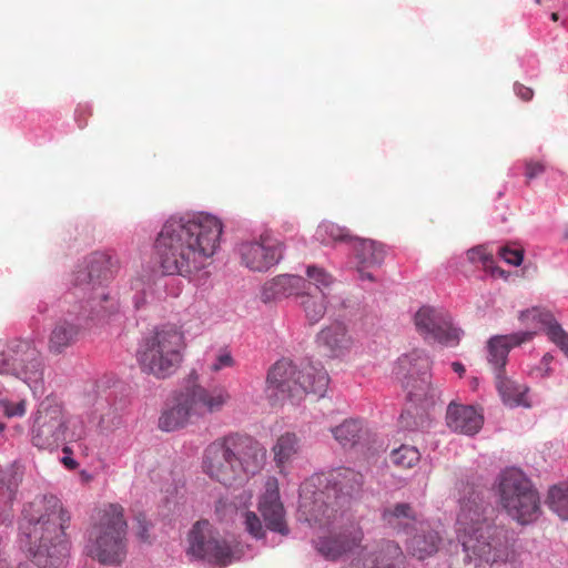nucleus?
Listing matches in <instances>:
<instances>
[{
  "instance_id": "44",
  "label": "nucleus",
  "mask_w": 568,
  "mask_h": 568,
  "mask_svg": "<svg viewBox=\"0 0 568 568\" xmlns=\"http://www.w3.org/2000/svg\"><path fill=\"white\" fill-rule=\"evenodd\" d=\"M547 335L550 341L555 343L566 356H568V333L565 332V329L559 323L556 322V320L551 326H549Z\"/></svg>"
},
{
  "instance_id": "50",
  "label": "nucleus",
  "mask_w": 568,
  "mask_h": 568,
  "mask_svg": "<svg viewBox=\"0 0 568 568\" xmlns=\"http://www.w3.org/2000/svg\"><path fill=\"white\" fill-rule=\"evenodd\" d=\"M515 94L519 97L523 101L528 102L534 97V91L530 87H527L521 83H515Z\"/></svg>"
},
{
  "instance_id": "25",
  "label": "nucleus",
  "mask_w": 568,
  "mask_h": 568,
  "mask_svg": "<svg viewBox=\"0 0 568 568\" xmlns=\"http://www.w3.org/2000/svg\"><path fill=\"white\" fill-rule=\"evenodd\" d=\"M310 287L306 277L297 275H280L264 283L262 301L272 302L285 297H295L297 301L302 288Z\"/></svg>"
},
{
  "instance_id": "20",
  "label": "nucleus",
  "mask_w": 568,
  "mask_h": 568,
  "mask_svg": "<svg viewBox=\"0 0 568 568\" xmlns=\"http://www.w3.org/2000/svg\"><path fill=\"white\" fill-rule=\"evenodd\" d=\"M163 275L178 274V220L170 217L154 243Z\"/></svg>"
},
{
  "instance_id": "19",
  "label": "nucleus",
  "mask_w": 568,
  "mask_h": 568,
  "mask_svg": "<svg viewBox=\"0 0 568 568\" xmlns=\"http://www.w3.org/2000/svg\"><path fill=\"white\" fill-rule=\"evenodd\" d=\"M298 367L291 359H278L271 366L266 378V392L268 397L283 399L285 397L297 398V389L294 387Z\"/></svg>"
},
{
  "instance_id": "8",
  "label": "nucleus",
  "mask_w": 568,
  "mask_h": 568,
  "mask_svg": "<svg viewBox=\"0 0 568 568\" xmlns=\"http://www.w3.org/2000/svg\"><path fill=\"white\" fill-rule=\"evenodd\" d=\"M143 372L166 378L175 372L178 361V326L164 324L144 334L136 349Z\"/></svg>"
},
{
  "instance_id": "26",
  "label": "nucleus",
  "mask_w": 568,
  "mask_h": 568,
  "mask_svg": "<svg viewBox=\"0 0 568 568\" xmlns=\"http://www.w3.org/2000/svg\"><path fill=\"white\" fill-rule=\"evenodd\" d=\"M414 536L406 540L407 552L418 560H425L438 550L442 540L437 530L432 529L429 525L417 520Z\"/></svg>"
},
{
  "instance_id": "4",
  "label": "nucleus",
  "mask_w": 568,
  "mask_h": 568,
  "mask_svg": "<svg viewBox=\"0 0 568 568\" xmlns=\"http://www.w3.org/2000/svg\"><path fill=\"white\" fill-rule=\"evenodd\" d=\"M69 521L70 516L55 497L47 501L44 511L37 519L29 520L20 544L39 568L65 566L70 555V541L64 530Z\"/></svg>"
},
{
  "instance_id": "21",
  "label": "nucleus",
  "mask_w": 568,
  "mask_h": 568,
  "mask_svg": "<svg viewBox=\"0 0 568 568\" xmlns=\"http://www.w3.org/2000/svg\"><path fill=\"white\" fill-rule=\"evenodd\" d=\"M324 479L325 488L331 490L332 498L338 497V509L344 506L351 495L359 491L363 485V475L351 467L334 468L327 475H320Z\"/></svg>"
},
{
  "instance_id": "27",
  "label": "nucleus",
  "mask_w": 568,
  "mask_h": 568,
  "mask_svg": "<svg viewBox=\"0 0 568 568\" xmlns=\"http://www.w3.org/2000/svg\"><path fill=\"white\" fill-rule=\"evenodd\" d=\"M446 419L449 429L467 435L478 433L484 422L476 408L455 402L449 403Z\"/></svg>"
},
{
  "instance_id": "16",
  "label": "nucleus",
  "mask_w": 568,
  "mask_h": 568,
  "mask_svg": "<svg viewBox=\"0 0 568 568\" xmlns=\"http://www.w3.org/2000/svg\"><path fill=\"white\" fill-rule=\"evenodd\" d=\"M415 324L420 334L440 344L457 345L459 332L452 324L449 313L443 310L423 307L416 312Z\"/></svg>"
},
{
  "instance_id": "48",
  "label": "nucleus",
  "mask_w": 568,
  "mask_h": 568,
  "mask_svg": "<svg viewBox=\"0 0 568 568\" xmlns=\"http://www.w3.org/2000/svg\"><path fill=\"white\" fill-rule=\"evenodd\" d=\"M232 366H234V357L232 356V354L230 352L222 351L221 353H219L216 355L215 361L211 366V369L213 372H217L225 367H232Z\"/></svg>"
},
{
  "instance_id": "52",
  "label": "nucleus",
  "mask_w": 568,
  "mask_h": 568,
  "mask_svg": "<svg viewBox=\"0 0 568 568\" xmlns=\"http://www.w3.org/2000/svg\"><path fill=\"white\" fill-rule=\"evenodd\" d=\"M63 453L65 454L62 458H61V462L62 464L65 466V468L70 469V470H73L78 467V462L71 456L72 455V450L68 447V446H64L63 447Z\"/></svg>"
},
{
  "instance_id": "32",
  "label": "nucleus",
  "mask_w": 568,
  "mask_h": 568,
  "mask_svg": "<svg viewBox=\"0 0 568 568\" xmlns=\"http://www.w3.org/2000/svg\"><path fill=\"white\" fill-rule=\"evenodd\" d=\"M99 414L97 423L101 433H110L119 428L123 424V406H118L110 402V395L104 398V402H98L95 412Z\"/></svg>"
},
{
  "instance_id": "53",
  "label": "nucleus",
  "mask_w": 568,
  "mask_h": 568,
  "mask_svg": "<svg viewBox=\"0 0 568 568\" xmlns=\"http://www.w3.org/2000/svg\"><path fill=\"white\" fill-rule=\"evenodd\" d=\"M367 268L368 267H364L362 265H358L359 278L361 280L374 281V276L372 275V273L369 271H367Z\"/></svg>"
},
{
  "instance_id": "41",
  "label": "nucleus",
  "mask_w": 568,
  "mask_h": 568,
  "mask_svg": "<svg viewBox=\"0 0 568 568\" xmlns=\"http://www.w3.org/2000/svg\"><path fill=\"white\" fill-rule=\"evenodd\" d=\"M242 526L254 539H263L265 537L266 530L263 527V521L254 510L243 513Z\"/></svg>"
},
{
  "instance_id": "38",
  "label": "nucleus",
  "mask_w": 568,
  "mask_h": 568,
  "mask_svg": "<svg viewBox=\"0 0 568 568\" xmlns=\"http://www.w3.org/2000/svg\"><path fill=\"white\" fill-rule=\"evenodd\" d=\"M315 235L325 245L337 243V241H353L354 239L351 236L348 229L332 222L321 223L316 229Z\"/></svg>"
},
{
  "instance_id": "31",
  "label": "nucleus",
  "mask_w": 568,
  "mask_h": 568,
  "mask_svg": "<svg viewBox=\"0 0 568 568\" xmlns=\"http://www.w3.org/2000/svg\"><path fill=\"white\" fill-rule=\"evenodd\" d=\"M352 243L358 265L364 267L379 266L386 256L385 245L375 240L354 237Z\"/></svg>"
},
{
  "instance_id": "1",
  "label": "nucleus",
  "mask_w": 568,
  "mask_h": 568,
  "mask_svg": "<svg viewBox=\"0 0 568 568\" xmlns=\"http://www.w3.org/2000/svg\"><path fill=\"white\" fill-rule=\"evenodd\" d=\"M119 267L118 258L104 252H93L75 265L68 280L69 291L59 301L62 315L48 336L50 354L65 353L87 329L103 323L115 312L106 285Z\"/></svg>"
},
{
  "instance_id": "39",
  "label": "nucleus",
  "mask_w": 568,
  "mask_h": 568,
  "mask_svg": "<svg viewBox=\"0 0 568 568\" xmlns=\"http://www.w3.org/2000/svg\"><path fill=\"white\" fill-rule=\"evenodd\" d=\"M390 462L402 468H410L418 464L420 454L415 446L400 445L398 449H394L390 455Z\"/></svg>"
},
{
  "instance_id": "10",
  "label": "nucleus",
  "mask_w": 568,
  "mask_h": 568,
  "mask_svg": "<svg viewBox=\"0 0 568 568\" xmlns=\"http://www.w3.org/2000/svg\"><path fill=\"white\" fill-rule=\"evenodd\" d=\"M187 554L193 558L224 567L242 559L244 546L215 535L207 520H199L189 534Z\"/></svg>"
},
{
  "instance_id": "2",
  "label": "nucleus",
  "mask_w": 568,
  "mask_h": 568,
  "mask_svg": "<svg viewBox=\"0 0 568 568\" xmlns=\"http://www.w3.org/2000/svg\"><path fill=\"white\" fill-rule=\"evenodd\" d=\"M486 511L487 505L478 494L474 493L460 503L456 530L465 562L479 566L515 560L511 531L487 518Z\"/></svg>"
},
{
  "instance_id": "14",
  "label": "nucleus",
  "mask_w": 568,
  "mask_h": 568,
  "mask_svg": "<svg viewBox=\"0 0 568 568\" xmlns=\"http://www.w3.org/2000/svg\"><path fill=\"white\" fill-rule=\"evenodd\" d=\"M192 377L191 385L185 387L183 399L180 402V427L204 418L206 414L222 410L231 399L226 388H204L195 384L197 375L192 374Z\"/></svg>"
},
{
  "instance_id": "40",
  "label": "nucleus",
  "mask_w": 568,
  "mask_h": 568,
  "mask_svg": "<svg viewBox=\"0 0 568 568\" xmlns=\"http://www.w3.org/2000/svg\"><path fill=\"white\" fill-rule=\"evenodd\" d=\"M548 504L562 519H568V486H554L548 491Z\"/></svg>"
},
{
  "instance_id": "55",
  "label": "nucleus",
  "mask_w": 568,
  "mask_h": 568,
  "mask_svg": "<svg viewBox=\"0 0 568 568\" xmlns=\"http://www.w3.org/2000/svg\"><path fill=\"white\" fill-rule=\"evenodd\" d=\"M452 367L459 376H462L463 373L465 372V366L458 362L453 363Z\"/></svg>"
},
{
  "instance_id": "47",
  "label": "nucleus",
  "mask_w": 568,
  "mask_h": 568,
  "mask_svg": "<svg viewBox=\"0 0 568 568\" xmlns=\"http://www.w3.org/2000/svg\"><path fill=\"white\" fill-rule=\"evenodd\" d=\"M466 255L470 262H481L483 266L486 268L490 267L494 263L493 256L487 254L485 248L480 246L469 248Z\"/></svg>"
},
{
  "instance_id": "17",
  "label": "nucleus",
  "mask_w": 568,
  "mask_h": 568,
  "mask_svg": "<svg viewBox=\"0 0 568 568\" xmlns=\"http://www.w3.org/2000/svg\"><path fill=\"white\" fill-rule=\"evenodd\" d=\"M240 255L245 267L264 272L283 257V244L270 235H262L256 242L243 243Z\"/></svg>"
},
{
  "instance_id": "58",
  "label": "nucleus",
  "mask_w": 568,
  "mask_h": 568,
  "mask_svg": "<svg viewBox=\"0 0 568 568\" xmlns=\"http://www.w3.org/2000/svg\"><path fill=\"white\" fill-rule=\"evenodd\" d=\"M551 19H552L554 21H557V20L559 19L558 13H552V14H551Z\"/></svg>"
},
{
  "instance_id": "36",
  "label": "nucleus",
  "mask_w": 568,
  "mask_h": 568,
  "mask_svg": "<svg viewBox=\"0 0 568 568\" xmlns=\"http://www.w3.org/2000/svg\"><path fill=\"white\" fill-rule=\"evenodd\" d=\"M518 320L526 326H529L530 329L528 332H535L536 335V329L539 325L544 326L547 333L556 318L551 312L545 308L532 307L520 312Z\"/></svg>"
},
{
  "instance_id": "34",
  "label": "nucleus",
  "mask_w": 568,
  "mask_h": 568,
  "mask_svg": "<svg viewBox=\"0 0 568 568\" xmlns=\"http://www.w3.org/2000/svg\"><path fill=\"white\" fill-rule=\"evenodd\" d=\"M497 389L504 402L511 406H519V404L527 407L529 406L526 399L528 387L518 384L515 379L506 377L500 371L497 373Z\"/></svg>"
},
{
  "instance_id": "12",
  "label": "nucleus",
  "mask_w": 568,
  "mask_h": 568,
  "mask_svg": "<svg viewBox=\"0 0 568 568\" xmlns=\"http://www.w3.org/2000/svg\"><path fill=\"white\" fill-rule=\"evenodd\" d=\"M396 376L402 379L409 402L423 409L434 404L438 389L430 384L429 358L419 352L399 357L395 367Z\"/></svg>"
},
{
  "instance_id": "49",
  "label": "nucleus",
  "mask_w": 568,
  "mask_h": 568,
  "mask_svg": "<svg viewBox=\"0 0 568 568\" xmlns=\"http://www.w3.org/2000/svg\"><path fill=\"white\" fill-rule=\"evenodd\" d=\"M546 171V164L540 160L526 161V179L532 180Z\"/></svg>"
},
{
  "instance_id": "28",
  "label": "nucleus",
  "mask_w": 568,
  "mask_h": 568,
  "mask_svg": "<svg viewBox=\"0 0 568 568\" xmlns=\"http://www.w3.org/2000/svg\"><path fill=\"white\" fill-rule=\"evenodd\" d=\"M295 388L297 389V398L305 393H314L323 396L329 385V376L320 364L307 363L298 367L296 375Z\"/></svg>"
},
{
  "instance_id": "15",
  "label": "nucleus",
  "mask_w": 568,
  "mask_h": 568,
  "mask_svg": "<svg viewBox=\"0 0 568 568\" xmlns=\"http://www.w3.org/2000/svg\"><path fill=\"white\" fill-rule=\"evenodd\" d=\"M306 280L310 287L302 288L298 303L311 324L318 323L327 311V290L334 282L326 270L310 265L306 268Z\"/></svg>"
},
{
  "instance_id": "46",
  "label": "nucleus",
  "mask_w": 568,
  "mask_h": 568,
  "mask_svg": "<svg viewBox=\"0 0 568 568\" xmlns=\"http://www.w3.org/2000/svg\"><path fill=\"white\" fill-rule=\"evenodd\" d=\"M524 250L514 248L510 246H503L499 248V256L505 260L509 265L519 266L524 260Z\"/></svg>"
},
{
  "instance_id": "18",
  "label": "nucleus",
  "mask_w": 568,
  "mask_h": 568,
  "mask_svg": "<svg viewBox=\"0 0 568 568\" xmlns=\"http://www.w3.org/2000/svg\"><path fill=\"white\" fill-rule=\"evenodd\" d=\"M257 508L267 529L278 532L281 536L288 535L290 528L281 499L277 478L270 477L266 479L264 491L260 497Z\"/></svg>"
},
{
  "instance_id": "9",
  "label": "nucleus",
  "mask_w": 568,
  "mask_h": 568,
  "mask_svg": "<svg viewBox=\"0 0 568 568\" xmlns=\"http://www.w3.org/2000/svg\"><path fill=\"white\" fill-rule=\"evenodd\" d=\"M44 359L33 343L12 339L0 347V374H10L23 381L34 396L44 395Z\"/></svg>"
},
{
  "instance_id": "33",
  "label": "nucleus",
  "mask_w": 568,
  "mask_h": 568,
  "mask_svg": "<svg viewBox=\"0 0 568 568\" xmlns=\"http://www.w3.org/2000/svg\"><path fill=\"white\" fill-rule=\"evenodd\" d=\"M302 449L301 439L295 433L282 434L272 447L274 455V462L278 467H283L285 464L293 460Z\"/></svg>"
},
{
  "instance_id": "57",
  "label": "nucleus",
  "mask_w": 568,
  "mask_h": 568,
  "mask_svg": "<svg viewBox=\"0 0 568 568\" xmlns=\"http://www.w3.org/2000/svg\"><path fill=\"white\" fill-rule=\"evenodd\" d=\"M552 358H554V356H552V355H550V354H546V355H544V357H542V364H545V365H549V364H550V362L552 361Z\"/></svg>"
},
{
  "instance_id": "24",
  "label": "nucleus",
  "mask_w": 568,
  "mask_h": 568,
  "mask_svg": "<svg viewBox=\"0 0 568 568\" xmlns=\"http://www.w3.org/2000/svg\"><path fill=\"white\" fill-rule=\"evenodd\" d=\"M405 561V555L398 542L382 540L378 550L364 560L354 559L345 568H397Z\"/></svg>"
},
{
  "instance_id": "56",
  "label": "nucleus",
  "mask_w": 568,
  "mask_h": 568,
  "mask_svg": "<svg viewBox=\"0 0 568 568\" xmlns=\"http://www.w3.org/2000/svg\"><path fill=\"white\" fill-rule=\"evenodd\" d=\"M488 268L490 270V272L494 276H504V274H505V271L498 266L490 265V267H488Z\"/></svg>"
},
{
  "instance_id": "3",
  "label": "nucleus",
  "mask_w": 568,
  "mask_h": 568,
  "mask_svg": "<svg viewBox=\"0 0 568 568\" xmlns=\"http://www.w3.org/2000/svg\"><path fill=\"white\" fill-rule=\"evenodd\" d=\"M266 456L262 444L246 435L229 434L210 443L203 450L205 475L223 486L233 487L260 471Z\"/></svg>"
},
{
  "instance_id": "35",
  "label": "nucleus",
  "mask_w": 568,
  "mask_h": 568,
  "mask_svg": "<svg viewBox=\"0 0 568 568\" xmlns=\"http://www.w3.org/2000/svg\"><path fill=\"white\" fill-rule=\"evenodd\" d=\"M21 480L22 474L17 470L14 465L0 468V506L13 501Z\"/></svg>"
},
{
  "instance_id": "51",
  "label": "nucleus",
  "mask_w": 568,
  "mask_h": 568,
  "mask_svg": "<svg viewBox=\"0 0 568 568\" xmlns=\"http://www.w3.org/2000/svg\"><path fill=\"white\" fill-rule=\"evenodd\" d=\"M133 288L136 290V293L133 295L132 301L134 304V307L136 310H140L145 304V291L142 288L140 290V283H134Z\"/></svg>"
},
{
  "instance_id": "22",
  "label": "nucleus",
  "mask_w": 568,
  "mask_h": 568,
  "mask_svg": "<svg viewBox=\"0 0 568 568\" xmlns=\"http://www.w3.org/2000/svg\"><path fill=\"white\" fill-rule=\"evenodd\" d=\"M363 539V531L357 526L339 531L337 535L320 538L315 547L324 558L335 560L344 552L357 547Z\"/></svg>"
},
{
  "instance_id": "29",
  "label": "nucleus",
  "mask_w": 568,
  "mask_h": 568,
  "mask_svg": "<svg viewBox=\"0 0 568 568\" xmlns=\"http://www.w3.org/2000/svg\"><path fill=\"white\" fill-rule=\"evenodd\" d=\"M384 525L397 532L409 534L418 525L416 511L409 504L385 507L381 515Z\"/></svg>"
},
{
  "instance_id": "43",
  "label": "nucleus",
  "mask_w": 568,
  "mask_h": 568,
  "mask_svg": "<svg viewBox=\"0 0 568 568\" xmlns=\"http://www.w3.org/2000/svg\"><path fill=\"white\" fill-rule=\"evenodd\" d=\"M399 423L403 428L408 430H416L428 426L429 420L424 415L415 416L408 408L404 410L399 417Z\"/></svg>"
},
{
  "instance_id": "37",
  "label": "nucleus",
  "mask_w": 568,
  "mask_h": 568,
  "mask_svg": "<svg viewBox=\"0 0 568 568\" xmlns=\"http://www.w3.org/2000/svg\"><path fill=\"white\" fill-rule=\"evenodd\" d=\"M363 428L358 420L347 419L332 429L333 436L343 447H352L359 442Z\"/></svg>"
},
{
  "instance_id": "54",
  "label": "nucleus",
  "mask_w": 568,
  "mask_h": 568,
  "mask_svg": "<svg viewBox=\"0 0 568 568\" xmlns=\"http://www.w3.org/2000/svg\"><path fill=\"white\" fill-rule=\"evenodd\" d=\"M37 311L39 314L44 315L49 311V303L45 301H40L37 305Z\"/></svg>"
},
{
  "instance_id": "6",
  "label": "nucleus",
  "mask_w": 568,
  "mask_h": 568,
  "mask_svg": "<svg viewBox=\"0 0 568 568\" xmlns=\"http://www.w3.org/2000/svg\"><path fill=\"white\" fill-rule=\"evenodd\" d=\"M126 521L122 506L110 504L89 530L87 551L105 566H121L128 555Z\"/></svg>"
},
{
  "instance_id": "59",
  "label": "nucleus",
  "mask_w": 568,
  "mask_h": 568,
  "mask_svg": "<svg viewBox=\"0 0 568 568\" xmlns=\"http://www.w3.org/2000/svg\"><path fill=\"white\" fill-rule=\"evenodd\" d=\"M4 426L0 424V432L3 430Z\"/></svg>"
},
{
  "instance_id": "30",
  "label": "nucleus",
  "mask_w": 568,
  "mask_h": 568,
  "mask_svg": "<svg viewBox=\"0 0 568 568\" xmlns=\"http://www.w3.org/2000/svg\"><path fill=\"white\" fill-rule=\"evenodd\" d=\"M317 343L331 355L339 356L352 347V337L344 324L333 323L320 332Z\"/></svg>"
},
{
  "instance_id": "42",
  "label": "nucleus",
  "mask_w": 568,
  "mask_h": 568,
  "mask_svg": "<svg viewBox=\"0 0 568 568\" xmlns=\"http://www.w3.org/2000/svg\"><path fill=\"white\" fill-rule=\"evenodd\" d=\"M175 400H178V397L173 393L171 407L163 410L159 418V427L164 432H172L178 428V404Z\"/></svg>"
},
{
  "instance_id": "23",
  "label": "nucleus",
  "mask_w": 568,
  "mask_h": 568,
  "mask_svg": "<svg viewBox=\"0 0 568 568\" xmlns=\"http://www.w3.org/2000/svg\"><path fill=\"white\" fill-rule=\"evenodd\" d=\"M535 332H518L506 335H495L487 342V359L498 372H504L510 349L532 341Z\"/></svg>"
},
{
  "instance_id": "13",
  "label": "nucleus",
  "mask_w": 568,
  "mask_h": 568,
  "mask_svg": "<svg viewBox=\"0 0 568 568\" xmlns=\"http://www.w3.org/2000/svg\"><path fill=\"white\" fill-rule=\"evenodd\" d=\"M84 428L81 422H67L59 409L41 413L34 419L31 429L32 444L39 449L52 450L67 442H77L83 437Z\"/></svg>"
},
{
  "instance_id": "11",
  "label": "nucleus",
  "mask_w": 568,
  "mask_h": 568,
  "mask_svg": "<svg viewBox=\"0 0 568 568\" xmlns=\"http://www.w3.org/2000/svg\"><path fill=\"white\" fill-rule=\"evenodd\" d=\"M341 516L338 497L335 496V500L332 498L323 477L317 475L305 479L300 489V519L310 526L327 527Z\"/></svg>"
},
{
  "instance_id": "45",
  "label": "nucleus",
  "mask_w": 568,
  "mask_h": 568,
  "mask_svg": "<svg viewBox=\"0 0 568 568\" xmlns=\"http://www.w3.org/2000/svg\"><path fill=\"white\" fill-rule=\"evenodd\" d=\"M136 523V531L135 535L141 542L151 544V535L150 529L152 528V524L148 520L144 514H139L134 518Z\"/></svg>"
},
{
  "instance_id": "5",
  "label": "nucleus",
  "mask_w": 568,
  "mask_h": 568,
  "mask_svg": "<svg viewBox=\"0 0 568 568\" xmlns=\"http://www.w3.org/2000/svg\"><path fill=\"white\" fill-rule=\"evenodd\" d=\"M223 224L211 214L199 213L180 225V276L204 270L220 246Z\"/></svg>"
},
{
  "instance_id": "7",
  "label": "nucleus",
  "mask_w": 568,
  "mask_h": 568,
  "mask_svg": "<svg viewBox=\"0 0 568 568\" xmlns=\"http://www.w3.org/2000/svg\"><path fill=\"white\" fill-rule=\"evenodd\" d=\"M499 505L521 526L529 525L540 515V497L525 473L508 467L497 479Z\"/></svg>"
}]
</instances>
